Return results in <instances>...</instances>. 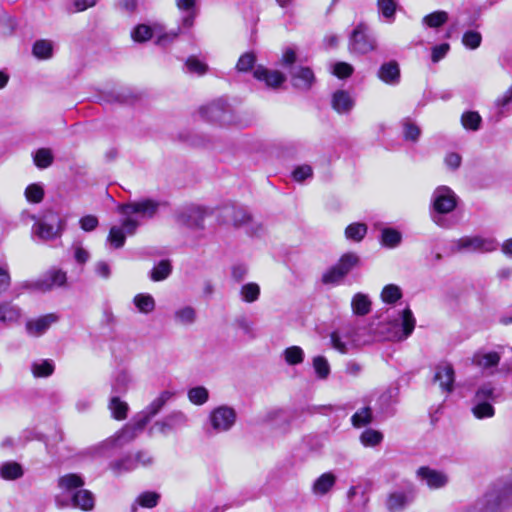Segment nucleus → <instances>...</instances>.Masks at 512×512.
I'll list each match as a JSON object with an SVG mask.
<instances>
[{
    "label": "nucleus",
    "mask_w": 512,
    "mask_h": 512,
    "mask_svg": "<svg viewBox=\"0 0 512 512\" xmlns=\"http://www.w3.org/2000/svg\"><path fill=\"white\" fill-rule=\"evenodd\" d=\"M72 249L74 251V259L77 263L85 264L89 260V252L86 249H84L79 243L74 244Z\"/></svg>",
    "instance_id": "774afa93"
},
{
    "label": "nucleus",
    "mask_w": 512,
    "mask_h": 512,
    "mask_svg": "<svg viewBox=\"0 0 512 512\" xmlns=\"http://www.w3.org/2000/svg\"><path fill=\"white\" fill-rule=\"evenodd\" d=\"M402 297L400 287L394 284L386 285L381 292V299L388 304H394Z\"/></svg>",
    "instance_id": "49530a36"
},
{
    "label": "nucleus",
    "mask_w": 512,
    "mask_h": 512,
    "mask_svg": "<svg viewBox=\"0 0 512 512\" xmlns=\"http://www.w3.org/2000/svg\"><path fill=\"white\" fill-rule=\"evenodd\" d=\"M158 208L159 203L151 199L120 205L118 211L123 216V226L127 229L128 235L135 233L139 226V218H152Z\"/></svg>",
    "instance_id": "f03ea898"
},
{
    "label": "nucleus",
    "mask_w": 512,
    "mask_h": 512,
    "mask_svg": "<svg viewBox=\"0 0 512 512\" xmlns=\"http://www.w3.org/2000/svg\"><path fill=\"white\" fill-rule=\"evenodd\" d=\"M54 369V363L49 359L35 361L31 364V372L36 378L49 377L53 374Z\"/></svg>",
    "instance_id": "c756f323"
},
{
    "label": "nucleus",
    "mask_w": 512,
    "mask_h": 512,
    "mask_svg": "<svg viewBox=\"0 0 512 512\" xmlns=\"http://www.w3.org/2000/svg\"><path fill=\"white\" fill-rule=\"evenodd\" d=\"M284 359L289 365H297L303 362L304 352L299 346H291L284 350Z\"/></svg>",
    "instance_id": "603ef678"
},
{
    "label": "nucleus",
    "mask_w": 512,
    "mask_h": 512,
    "mask_svg": "<svg viewBox=\"0 0 512 512\" xmlns=\"http://www.w3.org/2000/svg\"><path fill=\"white\" fill-rule=\"evenodd\" d=\"M133 303L137 310L143 314H150L156 308V302L152 295L139 293L134 296Z\"/></svg>",
    "instance_id": "c85d7f7f"
},
{
    "label": "nucleus",
    "mask_w": 512,
    "mask_h": 512,
    "mask_svg": "<svg viewBox=\"0 0 512 512\" xmlns=\"http://www.w3.org/2000/svg\"><path fill=\"white\" fill-rule=\"evenodd\" d=\"M512 504V491L509 489L493 490L486 493L481 500V512H501Z\"/></svg>",
    "instance_id": "9d476101"
},
{
    "label": "nucleus",
    "mask_w": 512,
    "mask_h": 512,
    "mask_svg": "<svg viewBox=\"0 0 512 512\" xmlns=\"http://www.w3.org/2000/svg\"><path fill=\"white\" fill-rule=\"evenodd\" d=\"M501 360V355L495 351H478L472 357V364L483 369L488 370L496 367Z\"/></svg>",
    "instance_id": "412c9836"
},
{
    "label": "nucleus",
    "mask_w": 512,
    "mask_h": 512,
    "mask_svg": "<svg viewBox=\"0 0 512 512\" xmlns=\"http://www.w3.org/2000/svg\"><path fill=\"white\" fill-rule=\"evenodd\" d=\"M292 175L295 181L302 182L305 179L312 177L313 170L309 165H301L294 169Z\"/></svg>",
    "instance_id": "338daca9"
},
{
    "label": "nucleus",
    "mask_w": 512,
    "mask_h": 512,
    "mask_svg": "<svg viewBox=\"0 0 512 512\" xmlns=\"http://www.w3.org/2000/svg\"><path fill=\"white\" fill-rule=\"evenodd\" d=\"M131 36L136 42H145L152 37V29L147 25L140 24L133 29Z\"/></svg>",
    "instance_id": "0e129e2a"
},
{
    "label": "nucleus",
    "mask_w": 512,
    "mask_h": 512,
    "mask_svg": "<svg viewBox=\"0 0 512 512\" xmlns=\"http://www.w3.org/2000/svg\"><path fill=\"white\" fill-rule=\"evenodd\" d=\"M313 368L320 379H326L330 374V365L323 356L313 358Z\"/></svg>",
    "instance_id": "bf43d9fd"
},
{
    "label": "nucleus",
    "mask_w": 512,
    "mask_h": 512,
    "mask_svg": "<svg viewBox=\"0 0 512 512\" xmlns=\"http://www.w3.org/2000/svg\"><path fill=\"white\" fill-rule=\"evenodd\" d=\"M292 85L299 90H309L315 82L313 71L308 67H298L291 72Z\"/></svg>",
    "instance_id": "a211bd4d"
},
{
    "label": "nucleus",
    "mask_w": 512,
    "mask_h": 512,
    "mask_svg": "<svg viewBox=\"0 0 512 512\" xmlns=\"http://www.w3.org/2000/svg\"><path fill=\"white\" fill-rule=\"evenodd\" d=\"M382 440V433L374 429H366L360 435V441L366 447H374L380 444Z\"/></svg>",
    "instance_id": "8fccbe9b"
},
{
    "label": "nucleus",
    "mask_w": 512,
    "mask_h": 512,
    "mask_svg": "<svg viewBox=\"0 0 512 512\" xmlns=\"http://www.w3.org/2000/svg\"><path fill=\"white\" fill-rule=\"evenodd\" d=\"M22 317L21 308L10 301L0 303V322L4 324H13Z\"/></svg>",
    "instance_id": "b1692460"
},
{
    "label": "nucleus",
    "mask_w": 512,
    "mask_h": 512,
    "mask_svg": "<svg viewBox=\"0 0 512 512\" xmlns=\"http://www.w3.org/2000/svg\"><path fill=\"white\" fill-rule=\"evenodd\" d=\"M332 108L339 114H348L355 106V99L345 90H337L332 94Z\"/></svg>",
    "instance_id": "6ab92c4d"
},
{
    "label": "nucleus",
    "mask_w": 512,
    "mask_h": 512,
    "mask_svg": "<svg viewBox=\"0 0 512 512\" xmlns=\"http://www.w3.org/2000/svg\"><path fill=\"white\" fill-rule=\"evenodd\" d=\"M497 396L495 393V387L492 385V383H484L480 385L473 397L472 401H483V402H494L496 400Z\"/></svg>",
    "instance_id": "4c0bfd02"
},
{
    "label": "nucleus",
    "mask_w": 512,
    "mask_h": 512,
    "mask_svg": "<svg viewBox=\"0 0 512 512\" xmlns=\"http://www.w3.org/2000/svg\"><path fill=\"white\" fill-rule=\"evenodd\" d=\"M351 421L354 427L360 428L372 421V412L369 407H364L358 410L351 417Z\"/></svg>",
    "instance_id": "864d4df0"
},
{
    "label": "nucleus",
    "mask_w": 512,
    "mask_h": 512,
    "mask_svg": "<svg viewBox=\"0 0 512 512\" xmlns=\"http://www.w3.org/2000/svg\"><path fill=\"white\" fill-rule=\"evenodd\" d=\"M458 197L448 186L437 187L431 197V218L440 227H448L443 215L452 212L457 206Z\"/></svg>",
    "instance_id": "7ed1b4c3"
},
{
    "label": "nucleus",
    "mask_w": 512,
    "mask_h": 512,
    "mask_svg": "<svg viewBox=\"0 0 512 512\" xmlns=\"http://www.w3.org/2000/svg\"><path fill=\"white\" fill-rule=\"evenodd\" d=\"M24 474L22 466L15 461H6L0 464V477L7 481L21 478Z\"/></svg>",
    "instance_id": "cd10ccee"
},
{
    "label": "nucleus",
    "mask_w": 512,
    "mask_h": 512,
    "mask_svg": "<svg viewBox=\"0 0 512 512\" xmlns=\"http://www.w3.org/2000/svg\"><path fill=\"white\" fill-rule=\"evenodd\" d=\"M345 276L346 274H344L339 266L335 264L323 274L322 281L325 284H338L345 278Z\"/></svg>",
    "instance_id": "4d7b16f0"
},
{
    "label": "nucleus",
    "mask_w": 512,
    "mask_h": 512,
    "mask_svg": "<svg viewBox=\"0 0 512 512\" xmlns=\"http://www.w3.org/2000/svg\"><path fill=\"white\" fill-rule=\"evenodd\" d=\"M185 65L188 72L195 73L197 75H204L208 70V66L195 56L188 57Z\"/></svg>",
    "instance_id": "680f3d73"
},
{
    "label": "nucleus",
    "mask_w": 512,
    "mask_h": 512,
    "mask_svg": "<svg viewBox=\"0 0 512 512\" xmlns=\"http://www.w3.org/2000/svg\"><path fill=\"white\" fill-rule=\"evenodd\" d=\"M260 295V287L257 283L250 282L244 284L240 289V296L244 302L253 303L258 300Z\"/></svg>",
    "instance_id": "37998d69"
},
{
    "label": "nucleus",
    "mask_w": 512,
    "mask_h": 512,
    "mask_svg": "<svg viewBox=\"0 0 512 512\" xmlns=\"http://www.w3.org/2000/svg\"><path fill=\"white\" fill-rule=\"evenodd\" d=\"M34 164L40 168L45 169L53 162L52 151L48 148L38 149L33 155Z\"/></svg>",
    "instance_id": "c03bdc74"
},
{
    "label": "nucleus",
    "mask_w": 512,
    "mask_h": 512,
    "mask_svg": "<svg viewBox=\"0 0 512 512\" xmlns=\"http://www.w3.org/2000/svg\"><path fill=\"white\" fill-rule=\"evenodd\" d=\"M139 424L140 416L138 415L132 424L126 425L121 431H119L115 435V437L112 440H110V442L123 445L134 440L138 433L144 429V427H139Z\"/></svg>",
    "instance_id": "5701e85b"
},
{
    "label": "nucleus",
    "mask_w": 512,
    "mask_h": 512,
    "mask_svg": "<svg viewBox=\"0 0 512 512\" xmlns=\"http://www.w3.org/2000/svg\"><path fill=\"white\" fill-rule=\"evenodd\" d=\"M482 117L476 111H466L461 115V124L464 129L477 131L480 129Z\"/></svg>",
    "instance_id": "c9c22d12"
},
{
    "label": "nucleus",
    "mask_w": 512,
    "mask_h": 512,
    "mask_svg": "<svg viewBox=\"0 0 512 512\" xmlns=\"http://www.w3.org/2000/svg\"><path fill=\"white\" fill-rule=\"evenodd\" d=\"M336 476L331 472H326L320 475L312 485V493L316 496H324L335 485Z\"/></svg>",
    "instance_id": "393cba45"
},
{
    "label": "nucleus",
    "mask_w": 512,
    "mask_h": 512,
    "mask_svg": "<svg viewBox=\"0 0 512 512\" xmlns=\"http://www.w3.org/2000/svg\"><path fill=\"white\" fill-rule=\"evenodd\" d=\"M368 231V227L364 223L356 222L348 225L345 229L346 239L354 242H360L364 239Z\"/></svg>",
    "instance_id": "473e14b6"
},
{
    "label": "nucleus",
    "mask_w": 512,
    "mask_h": 512,
    "mask_svg": "<svg viewBox=\"0 0 512 512\" xmlns=\"http://www.w3.org/2000/svg\"><path fill=\"white\" fill-rule=\"evenodd\" d=\"M188 424L189 418L186 413L180 410H174L161 420L156 421L151 430H155L162 435H168L171 432L187 427Z\"/></svg>",
    "instance_id": "9b49d317"
},
{
    "label": "nucleus",
    "mask_w": 512,
    "mask_h": 512,
    "mask_svg": "<svg viewBox=\"0 0 512 512\" xmlns=\"http://www.w3.org/2000/svg\"><path fill=\"white\" fill-rule=\"evenodd\" d=\"M352 65L346 62H337L333 65L332 73L338 78H347L353 73Z\"/></svg>",
    "instance_id": "69168bd1"
},
{
    "label": "nucleus",
    "mask_w": 512,
    "mask_h": 512,
    "mask_svg": "<svg viewBox=\"0 0 512 512\" xmlns=\"http://www.w3.org/2000/svg\"><path fill=\"white\" fill-rule=\"evenodd\" d=\"M253 76L266 84L267 87L276 89L286 79L285 75L276 70H269L262 65L255 68Z\"/></svg>",
    "instance_id": "dca6fc26"
},
{
    "label": "nucleus",
    "mask_w": 512,
    "mask_h": 512,
    "mask_svg": "<svg viewBox=\"0 0 512 512\" xmlns=\"http://www.w3.org/2000/svg\"><path fill=\"white\" fill-rule=\"evenodd\" d=\"M165 403H163L158 397H156L147 408L139 414L140 416V424L139 427H145L147 423L157 415L160 410L163 408Z\"/></svg>",
    "instance_id": "2f4dec72"
},
{
    "label": "nucleus",
    "mask_w": 512,
    "mask_h": 512,
    "mask_svg": "<svg viewBox=\"0 0 512 512\" xmlns=\"http://www.w3.org/2000/svg\"><path fill=\"white\" fill-rule=\"evenodd\" d=\"M454 246L459 252L488 253L498 248V242L492 237L475 235L459 238L454 242Z\"/></svg>",
    "instance_id": "423d86ee"
},
{
    "label": "nucleus",
    "mask_w": 512,
    "mask_h": 512,
    "mask_svg": "<svg viewBox=\"0 0 512 512\" xmlns=\"http://www.w3.org/2000/svg\"><path fill=\"white\" fill-rule=\"evenodd\" d=\"M206 215V209L198 206H192L181 212L178 216V219L179 222L189 227H201Z\"/></svg>",
    "instance_id": "aec40b11"
},
{
    "label": "nucleus",
    "mask_w": 512,
    "mask_h": 512,
    "mask_svg": "<svg viewBox=\"0 0 512 512\" xmlns=\"http://www.w3.org/2000/svg\"><path fill=\"white\" fill-rule=\"evenodd\" d=\"M377 48V42L369 34L365 23H358L353 29L348 43V50L352 54L365 55Z\"/></svg>",
    "instance_id": "39448f33"
},
{
    "label": "nucleus",
    "mask_w": 512,
    "mask_h": 512,
    "mask_svg": "<svg viewBox=\"0 0 512 512\" xmlns=\"http://www.w3.org/2000/svg\"><path fill=\"white\" fill-rule=\"evenodd\" d=\"M67 274L61 269L53 268L47 271L41 278L26 282L23 286L34 291H50L55 287H62L66 284Z\"/></svg>",
    "instance_id": "1a4fd4ad"
},
{
    "label": "nucleus",
    "mask_w": 512,
    "mask_h": 512,
    "mask_svg": "<svg viewBox=\"0 0 512 512\" xmlns=\"http://www.w3.org/2000/svg\"><path fill=\"white\" fill-rule=\"evenodd\" d=\"M255 62V54L253 52H246L239 57L236 64V70L238 72H248L254 67Z\"/></svg>",
    "instance_id": "13d9d810"
},
{
    "label": "nucleus",
    "mask_w": 512,
    "mask_h": 512,
    "mask_svg": "<svg viewBox=\"0 0 512 512\" xmlns=\"http://www.w3.org/2000/svg\"><path fill=\"white\" fill-rule=\"evenodd\" d=\"M481 42L482 36L477 31L469 30L463 34L462 43L468 49H477L481 45Z\"/></svg>",
    "instance_id": "052dcab7"
},
{
    "label": "nucleus",
    "mask_w": 512,
    "mask_h": 512,
    "mask_svg": "<svg viewBox=\"0 0 512 512\" xmlns=\"http://www.w3.org/2000/svg\"><path fill=\"white\" fill-rule=\"evenodd\" d=\"M126 234H128L127 229L123 225L113 226L109 231L107 241L114 248H121L125 243Z\"/></svg>",
    "instance_id": "e433bc0d"
},
{
    "label": "nucleus",
    "mask_w": 512,
    "mask_h": 512,
    "mask_svg": "<svg viewBox=\"0 0 512 512\" xmlns=\"http://www.w3.org/2000/svg\"><path fill=\"white\" fill-rule=\"evenodd\" d=\"M417 479L431 490L444 488L449 483L448 475L440 470L421 466L416 470Z\"/></svg>",
    "instance_id": "f8f14e48"
},
{
    "label": "nucleus",
    "mask_w": 512,
    "mask_h": 512,
    "mask_svg": "<svg viewBox=\"0 0 512 512\" xmlns=\"http://www.w3.org/2000/svg\"><path fill=\"white\" fill-rule=\"evenodd\" d=\"M402 126L403 136L406 141L416 142L419 139L421 130L411 119H404Z\"/></svg>",
    "instance_id": "3c124183"
},
{
    "label": "nucleus",
    "mask_w": 512,
    "mask_h": 512,
    "mask_svg": "<svg viewBox=\"0 0 512 512\" xmlns=\"http://www.w3.org/2000/svg\"><path fill=\"white\" fill-rule=\"evenodd\" d=\"M416 325L415 317L410 308L406 307L399 313L398 317L381 324V333L391 341H403L413 332Z\"/></svg>",
    "instance_id": "20e7f679"
},
{
    "label": "nucleus",
    "mask_w": 512,
    "mask_h": 512,
    "mask_svg": "<svg viewBox=\"0 0 512 512\" xmlns=\"http://www.w3.org/2000/svg\"><path fill=\"white\" fill-rule=\"evenodd\" d=\"M160 499V495L156 492L146 491L141 493L137 499L136 503L143 508H153L155 507Z\"/></svg>",
    "instance_id": "6e6d98bb"
},
{
    "label": "nucleus",
    "mask_w": 512,
    "mask_h": 512,
    "mask_svg": "<svg viewBox=\"0 0 512 512\" xmlns=\"http://www.w3.org/2000/svg\"><path fill=\"white\" fill-rule=\"evenodd\" d=\"M62 224L63 221L57 214L49 212L33 225L32 231L42 240H52L60 236Z\"/></svg>",
    "instance_id": "6e6552de"
},
{
    "label": "nucleus",
    "mask_w": 512,
    "mask_h": 512,
    "mask_svg": "<svg viewBox=\"0 0 512 512\" xmlns=\"http://www.w3.org/2000/svg\"><path fill=\"white\" fill-rule=\"evenodd\" d=\"M448 21V14L445 11H435L423 17V25L429 28H439Z\"/></svg>",
    "instance_id": "a19ab883"
},
{
    "label": "nucleus",
    "mask_w": 512,
    "mask_h": 512,
    "mask_svg": "<svg viewBox=\"0 0 512 512\" xmlns=\"http://www.w3.org/2000/svg\"><path fill=\"white\" fill-rule=\"evenodd\" d=\"M187 396L194 405H203L208 401L209 392L205 387L197 386L189 389Z\"/></svg>",
    "instance_id": "de8ad7c7"
},
{
    "label": "nucleus",
    "mask_w": 512,
    "mask_h": 512,
    "mask_svg": "<svg viewBox=\"0 0 512 512\" xmlns=\"http://www.w3.org/2000/svg\"><path fill=\"white\" fill-rule=\"evenodd\" d=\"M237 414L234 408L221 405L214 408L208 417L210 429L213 433L229 431L236 423Z\"/></svg>",
    "instance_id": "0eeeda50"
},
{
    "label": "nucleus",
    "mask_w": 512,
    "mask_h": 512,
    "mask_svg": "<svg viewBox=\"0 0 512 512\" xmlns=\"http://www.w3.org/2000/svg\"><path fill=\"white\" fill-rule=\"evenodd\" d=\"M223 217L235 227L244 226L251 221V215L243 208L227 207L223 210Z\"/></svg>",
    "instance_id": "4be33fe9"
},
{
    "label": "nucleus",
    "mask_w": 512,
    "mask_h": 512,
    "mask_svg": "<svg viewBox=\"0 0 512 512\" xmlns=\"http://www.w3.org/2000/svg\"><path fill=\"white\" fill-rule=\"evenodd\" d=\"M58 321V314L48 313L37 318L28 320L25 324V329L29 336L40 337L43 334H45L48 331V329Z\"/></svg>",
    "instance_id": "ddd939ff"
},
{
    "label": "nucleus",
    "mask_w": 512,
    "mask_h": 512,
    "mask_svg": "<svg viewBox=\"0 0 512 512\" xmlns=\"http://www.w3.org/2000/svg\"><path fill=\"white\" fill-rule=\"evenodd\" d=\"M203 117L211 122L225 123L227 111L224 106L220 103H211L200 110Z\"/></svg>",
    "instance_id": "bb28decb"
},
{
    "label": "nucleus",
    "mask_w": 512,
    "mask_h": 512,
    "mask_svg": "<svg viewBox=\"0 0 512 512\" xmlns=\"http://www.w3.org/2000/svg\"><path fill=\"white\" fill-rule=\"evenodd\" d=\"M401 242V234L395 229L386 228L381 233V243L388 248H394Z\"/></svg>",
    "instance_id": "09e8293b"
},
{
    "label": "nucleus",
    "mask_w": 512,
    "mask_h": 512,
    "mask_svg": "<svg viewBox=\"0 0 512 512\" xmlns=\"http://www.w3.org/2000/svg\"><path fill=\"white\" fill-rule=\"evenodd\" d=\"M336 264L347 275L360 264V258L356 253L349 252L343 254Z\"/></svg>",
    "instance_id": "79ce46f5"
},
{
    "label": "nucleus",
    "mask_w": 512,
    "mask_h": 512,
    "mask_svg": "<svg viewBox=\"0 0 512 512\" xmlns=\"http://www.w3.org/2000/svg\"><path fill=\"white\" fill-rule=\"evenodd\" d=\"M351 306L356 315L364 316L370 312L371 301L367 295L357 293L352 298Z\"/></svg>",
    "instance_id": "7c9ffc66"
},
{
    "label": "nucleus",
    "mask_w": 512,
    "mask_h": 512,
    "mask_svg": "<svg viewBox=\"0 0 512 512\" xmlns=\"http://www.w3.org/2000/svg\"><path fill=\"white\" fill-rule=\"evenodd\" d=\"M455 372L451 364L441 363L435 368L434 381L443 392L451 393L454 388Z\"/></svg>",
    "instance_id": "2eb2a0df"
},
{
    "label": "nucleus",
    "mask_w": 512,
    "mask_h": 512,
    "mask_svg": "<svg viewBox=\"0 0 512 512\" xmlns=\"http://www.w3.org/2000/svg\"><path fill=\"white\" fill-rule=\"evenodd\" d=\"M109 409L112 416L117 420H123L127 417L128 404L121 401L118 397H112L109 403Z\"/></svg>",
    "instance_id": "a18cd8bd"
},
{
    "label": "nucleus",
    "mask_w": 512,
    "mask_h": 512,
    "mask_svg": "<svg viewBox=\"0 0 512 512\" xmlns=\"http://www.w3.org/2000/svg\"><path fill=\"white\" fill-rule=\"evenodd\" d=\"M472 413L477 419L491 418L495 414V409L491 402L472 401Z\"/></svg>",
    "instance_id": "58836bf2"
},
{
    "label": "nucleus",
    "mask_w": 512,
    "mask_h": 512,
    "mask_svg": "<svg viewBox=\"0 0 512 512\" xmlns=\"http://www.w3.org/2000/svg\"><path fill=\"white\" fill-rule=\"evenodd\" d=\"M32 53L38 59H49L53 54V43L44 39L37 40L33 45Z\"/></svg>",
    "instance_id": "f704fd0d"
},
{
    "label": "nucleus",
    "mask_w": 512,
    "mask_h": 512,
    "mask_svg": "<svg viewBox=\"0 0 512 512\" xmlns=\"http://www.w3.org/2000/svg\"><path fill=\"white\" fill-rule=\"evenodd\" d=\"M414 500L412 491L393 490L385 499V508L388 512H403Z\"/></svg>",
    "instance_id": "4468645a"
},
{
    "label": "nucleus",
    "mask_w": 512,
    "mask_h": 512,
    "mask_svg": "<svg viewBox=\"0 0 512 512\" xmlns=\"http://www.w3.org/2000/svg\"><path fill=\"white\" fill-rule=\"evenodd\" d=\"M172 271V266L168 260H162L157 265L153 267L150 272L151 280L155 282L165 280Z\"/></svg>",
    "instance_id": "ea45409f"
},
{
    "label": "nucleus",
    "mask_w": 512,
    "mask_h": 512,
    "mask_svg": "<svg viewBox=\"0 0 512 512\" xmlns=\"http://www.w3.org/2000/svg\"><path fill=\"white\" fill-rule=\"evenodd\" d=\"M84 479L75 473L65 474L58 479L61 494L55 497L58 508L74 507L83 511H91L95 506L94 494L83 489Z\"/></svg>",
    "instance_id": "f257e3e1"
},
{
    "label": "nucleus",
    "mask_w": 512,
    "mask_h": 512,
    "mask_svg": "<svg viewBox=\"0 0 512 512\" xmlns=\"http://www.w3.org/2000/svg\"><path fill=\"white\" fill-rule=\"evenodd\" d=\"M378 78L387 85L396 86L400 83L401 73L398 62L391 60L383 63L377 72Z\"/></svg>",
    "instance_id": "f3484780"
},
{
    "label": "nucleus",
    "mask_w": 512,
    "mask_h": 512,
    "mask_svg": "<svg viewBox=\"0 0 512 512\" xmlns=\"http://www.w3.org/2000/svg\"><path fill=\"white\" fill-rule=\"evenodd\" d=\"M136 468H138V464L135 461L134 455L126 456L110 464V469L115 474L130 472L132 470H135Z\"/></svg>",
    "instance_id": "72a5a7b5"
},
{
    "label": "nucleus",
    "mask_w": 512,
    "mask_h": 512,
    "mask_svg": "<svg viewBox=\"0 0 512 512\" xmlns=\"http://www.w3.org/2000/svg\"><path fill=\"white\" fill-rule=\"evenodd\" d=\"M396 6L394 0H377L378 11L390 22L394 20Z\"/></svg>",
    "instance_id": "5fc2aeb1"
},
{
    "label": "nucleus",
    "mask_w": 512,
    "mask_h": 512,
    "mask_svg": "<svg viewBox=\"0 0 512 512\" xmlns=\"http://www.w3.org/2000/svg\"><path fill=\"white\" fill-rule=\"evenodd\" d=\"M196 319V309L190 305L179 307L173 313L174 322L180 326H191L196 322Z\"/></svg>",
    "instance_id": "a878e982"
},
{
    "label": "nucleus",
    "mask_w": 512,
    "mask_h": 512,
    "mask_svg": "<svg viewBox=\"0 0 512 512\" xmlns=\"http://www.w3.org/2000/svg\"><path fill=\"white\" fill-rule=\"evenodd\" d=\"M25 197L31 203H39L44 197V190L39 184H30L25 189Z\"/></svg>",
    "instance_id": "e2e57ef3"
}]
</instances>
